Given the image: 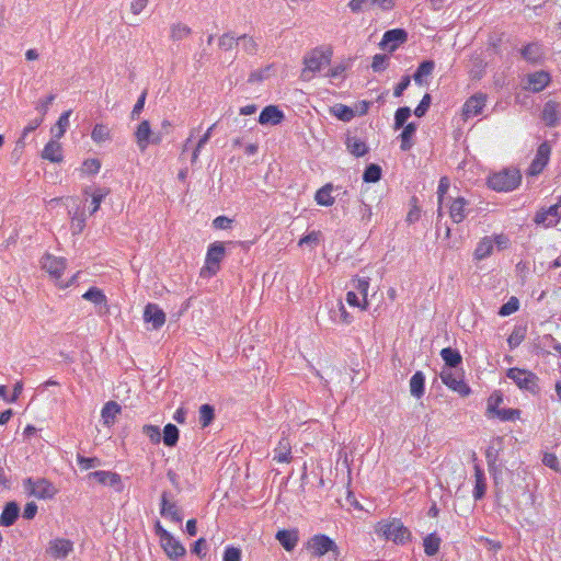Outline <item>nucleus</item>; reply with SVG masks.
<instances>
[{
    "label": "nucleus",
    "instance_id": "obj_37",
    "mask_svg": "<svg viewBox=\"0 0 561 561\" xmlns=\"http://www.w3.org/2000/svg\"><path fill=\"white\" fill-rule=\"evenodd\" d=\"M160 514L162 517L170 518L173 523L179 524L182 522V515L179 507L175 503L167 505L165 495L163 496V500L160 501Z\"/></svg>",
    "mask_w": 561,
    "mask_h": 561
},
{
    "label": "nucleus",
    "instance_id": "obj_64",
    "mask_svg": "<svg viewBox=\"0 0 561 561\" xmlns=\"http://www.w3.org/2000/svg\"><path fill=\"white\" fill-rule=\"evenodd\" d=\"M207 542L204 538L197 539L192 546V553L198 556L199 558H204L206 556Z\"/></svg>",
    "mask_w": 561,
    "mask_h": 561
},
{
    "label": "nucleus",
    "instance_id": "obj_16",
    "mask_svg": "<svg viewBox=\"0 0 561 561\" xmlns=\"http://www.w3.org/2000/svg\"><path fill=\"white\" fill-rule=\"evenodd\" d=\"M469 202L462 196H458L451 199L448 206L449 217L455 224H460L467 218L469 215V209L467 208Z\"/></svg>",
    "mask_w": 561,
    "mask_h": 561
},
{
    "label": "nucleus",
    "instance_id": "obj_32",
    "mask_svg": "<svg viewBox=\"0 0 561 561\" xmlns=\"http://www.w3.org/2000/svg\"><path fill=\"white\" fill-rule=\"evenodd\" d=\"M42 157L50 162H61L64 158L61 145L57 140H49L44 147Z\"/></svg>",
    "mask_w": 561,
    "mask_h": 561
},
{
    "label": "nucleus",
    "instance_id": "obj_4",
    "mask_svg": "<svg viewBox=\"0 0 561 561\" xmlns=\"http://www.w3.org/2000/svg\"><path fill=\"white\" fill-rule=\"evenodd\" d=\"M226 255L225 243L221 241H215L208 245L205 265L201 271L202 276H215L220 270V263Z\"/></svg>",
    "mask_w": 561,
    "mask_h": 561
},
{
    "label": "nucleus",
    "instance_id": "obj_59",
    "mask_svg": "<svg viewBox=\"0 0 561 561\" xmlns=\"http://www.w3.org/2000/svg\"><path fill=\"white\" fill-rule=\"evenodd\" d=\"M142 433L150 439L152 444H159L161 442V432L157 425H144Z\"/></svg>",
    "mask_w": 561,
    "mask_h": 561
},
{
    "label": "nucleus",
    "instance_id": "obj_49",
    "mask_svg": "<svg viewBox=\"0 0 561 561\" xmlns=\"http://www.w3.org/2000/svg\"><path fill=\"white\" fill-rule=\"evenodd\" d=\"M198 413V422L203 428L207 427L215 419V409L208 403L202 404Z\"/></svg>",
    "mask_w": 561,
    "mask_h": 561
},
{
    "label": "nucleus",
    "instance_id": "obj_40",
    "mask_svg": "<svg viewBox=\"0 0 561 561\" xmlns=\"http://www.w3.org/2000/svg\"><path fill=\"white\" fill-rule=\"evenodd\" d=\"M347 150L355 157H364L368 152L367 145L356 137H347L345 141Z\"/></svg>",
    "mask_w": 561,
    "mask_h": 561
},
{
    "label": "nucleus",
    "instance_id": "obj_13",
    "mask_svg": "<svg viewBox=\"0 0 561 561\" xmlns=\"http://www.w3.org/2000/svg\"><path fill=\"white\" fill-rule=\"evenodd\" d=\"M348 8L353 13L368 11L374 7H378L383 11H389L394 7V0H351Z\"/></svg>",
    "mask_w": 561,
    "mask_h": 561
},
{
    "label": "nucleus",
    "instance_id": "obj_33",
    "mask_svg": "<svg viewBox=\"0 0 561 561\" xmlns=\"http://www.w3.org/2000/svg\"><path fill=\"white\" fill-rule=\"evenodd\" d=\"M275 537L286 551H293L299 539L297 530L288 529L278 530Z\"/></svg>",
    "mask_w": 561,
    "mask_h": 561
},
{
    "label": "nucleus",
    "instance_id": "obj_35",
    "mask_svg": "<svg viewBox=\"0 0 561 561\" xmlns=\"http://www.w3.org/2000/svg\"><path fill=\"white\" fill-rule=\"evenodd\" d=\"M410 392L416 399L424 396L425 392V376L422 371H415L410 379Z\"/></svg>",
    "mask_w": 561,
    "mask_h": 561
},
{
    "label": "nucleus",
    "instance_id": "obj_34",
    "mask_svg": "<svg viewBox=\"0 0 561 561\" xmlns=\"http://www.w3.org/2000/svg\"><path fill=\"white\" fill-rule=\"evenodd\" d=\"M273 459L277 462H289L291 460V446L287 437H282L274 449Z\"/></svg>",
    "mask_w": 561,
    "mask_h": 561
},
{
    "label": "nucleus",
    "instance_id": "obj_52",
    "mask_svg": "<svg viewBox=\"0 0 561 561\" xmlns=\"http://www.w3.org/2000/svg\"><path fill=\"white\" fill-rule=\"evenodd\" d=\"M110 194V188L106 187H99L94 190V192L91 194L92 196V209L90 210V214L93 215L96 213L100 208L101 203L103 199Z\"/></svg>",
    "mask_w": 561,
    "mask_h": 561
},
{
    "label": "nucleus",
    "instance_id": "obj_60",
    "mask_svg": "<svg viewBox=\"0 0 561 561\" xmlns=\"http://www.w3.org/2000/svg\"><path fill=\"white\" fill-rule=\"evenodd\" d=\"M431 102H432L431 94L425 93L424 96L422 98L421 102L414 110V115L416 117H423L426 114V112L428 111V108L431 106Z\"/></svg>",
    "mask_w": 561,
    "mask_h": 561
},
{
    "label": "nucleus",
    "instance_id": "obj_43",
    "mask_svg": "<svg viewBox=\"0 0 561 561\" xmlns=\"http://www.w3.org/2000/svg\"><path fill=\"white\" fill-rule=\"evenodd\" d=\"M434 68H435L434 60L428 59V60L422 61L413 75V80L415 81V83L419 85H422L423 77H427V76L432 75Z\"/></svg>",
    "mask_w": 561,
    "mask_h": 561
},
{
    "label": "nucleus",
    "instance_id": "obj_28",
    "mask_svg": "<svg viewBox=\"0 0 561 561\" xmlns=\"http://www.w3.org/2000/svg\"><path fill=\"white\" fill-rule=\"evenodd\" d=\"M474 488L472 496L476 501H480L485 496L486 492V479L483 469L480 465L476 463L474 467Z\"/></svg>",
    "mask_w": 561,
    "mask_h": 561
},
{
    "label": "nucleus",
    "instance_id": "obj_63",
    "mask_svg": "<svg viewBox=\"0 0 561 561\" xmlns=\"http://www.w3.org/2000/svg\"><path fill=\"white\" fill-rule=\"evenodd\" d=\"M55 98V94H49L48 96L41 99L36 104V111H38L42 116H45L48 112L49 105L54 102Z\"/></svg>",
    "mask_w": 561,
    "mask_h": 561
},
{
    "label": "nucleus",
    "instance_id": "obj_6",
    "mask_svg": "<svg viewBox=\"0 0 561 561\" xmlns=\"http://www.w3.org/2000/svg\"><path fill=\"white\" fill-rule=\"evenodd\" d=\"M504 438L497 436L493 438L491 445L485 450V459L488 470L494 480V484L497 485L502 474L501 465H499L500 454L503 450Z\"/></svg>",
    "mask_w": 561,
    "mask_h": 561
},
{
    "label": "nucleus",
    "instance_id": "obj_21",
    "mask_svg": "<svg viewBox=\"0 0 561 561\" xmlns=\"http://www.w3.org/2000/svg\"><path fill=\"white\" fill-rule=\"evenodd\" d=\"M160 543L163 551L171 560H178L179 558L185 556L186 553L185 547L172 535L169 536V538L164 539V541H161Z\"/></svg>",
    "mask_w": 561,
    "mask_h": 561
},
{
    "label": "nucleus",
    "instance_id": "obj_50",
    "mask_svg": "<svg viewBox=\"0 0 561 561\" xmlns=\"http://www.w3.org/2000/svg\"><path fill=\"white\" fill-rule=\"evenodd\" d=\"M330 313L331 319L345 324H350L353 320V317L346 311L345 306L341 301L337 304L336 309H332Z\"/></svg>",
    "mask_w": 561,
    "mask_h": 561
},
{
    "label": "nucleus",
    "instance_id": "obj_24",
    "mask_svg": "<svg viewBox=\"0 0 561 561\" xmlns=\"http://www.w3.org/2000/svg\"><path fill=\"white\" fill-rule=\"evenodd\" d=\"M20 516V506L16 502L10 501L3 506L0 515V526L10 527L14 525Z\"/></svg>",
    "mask_w": 561,
    "mask_h": 561
},
{
    "label": "nucleus",
    "instance_id": "obj_8",
    "mask_svg": "<svg viewBox=\"0 0 561 561\" xmlns=\"http://www.w3.org/2000/svg\"><path fill=\"white\" fill-rule=\"evenodd\" d=\"M439 377L444 385L459 396L467 397L471 393V388L463 380L462 369H442Z\"/></svg>",
    "mask_w": 561,
    "mask_h": 561
},
{
    "label": "nucleus",
    "instance_id": "obj_23",
    "mask_svg": "<svg viewBox=\"0 0 561 561\" xmlns=\"http://www.w3.org/2000/svg\"><path fill=\"white\" fill-rule=\"evenodd\" d=\"M488 413L496 416L503 422L515 421L520 417V410L518 409H500L493 405V398L488 400Z\"/></svg>",
    "mask_w": 561,
    "mask_h": 561
},
{
    "label": "nucleus",
    "instance_id": "obj_5",
    "mask_svg": "<svg viewBox=\"0 0 561 561\" xmlns=\"http://www.w3.org/2000/svg\"><path fill=\"white\" fill-rule=\"evenodd\" d=\"M506 377L512 379L522 390L529 391L534 394L538 393L540 390L538 385L539 378L533 371L513 367L507 369Z\"/></svg>",
    "mask_w": 561,
    "mask_h": 561
},
{
    "label": "nucleus",
    "instance_id": "obj_3",
    "mask_svg": "<svg viewBox=\"0 0 561 561\" xmlns=\"http://www.w3.org/2000/svg\"><path fill=\"white\" fill-rule=\"evenodd\" d=\"M522 181V175L518 170L505 169L501 172L494 173L488 178V185L496 192H510L515 190Z\"/></svg>",
    "mask_w": 561,
    "mask_h": 561
},
{
    "label": "nucleus",
    "instance_id": "obj_18",
    "mask_svg": "<svg viewBox=\"0 0 561 561\" xmlns=\"http://www.w3.org/2000/svg\"><path fill=\"white\" fill-rule=\"evenodd\" d=\"M285 118V114L282 110L278 108L276 105H267L265 106L259 116V123L261 125H278L280 124Z\"/></svg>",
    "mask_w": 561,
    "mask_h": 561
},
{
    "label": "nucleus",
    "instance_id": "obj_61",
    "mask_svg": "<svg viewBox=\"0 0 561 561\" xmlns=\"http://www.w3.org/2000/svg\"><path fill=\"white\" fill-rule=\"evenodd\" d=\"M388 56L383 54H377L373 58L371 69L374 72H381L386 69Z\"/></svg>",
    "mask_w": 561,
    "mask_h": 561
},
{
    "label": "nucleus",
    "instance_id": "obj_31",
    "mask_svg": "<svg viewBox=\"0 0 561 561\" xmlns=\"http://www.w3.org/2000/svg\"><path fill=\"white\" fill-rule=\"evenodd\" d=\"M151 135L152 130L150 127V123L148 121H142L135 131L136 142L141 151H144L150 144Z\"/></svg>",
    "mask_w": 561,
    "mask_h": 561
},
{
    "label": "nucleus",
    "instance_id": "obj_56",
    "mask_svg": "<svg viewBox=\"0 0 561 561\" xmlns=\"http://www.w3.org/2000/svg\"><path fill=\"white\" fill-rule=\"evenodd\" d=\"M91 138L95 142H103L110 139V129L106 125L96 124L92 129Z\"/></svg>",
    "mask_w": 561,
    "mask_h": 561
},
{
    "label": "nucleus",
    "instance_id": "obj_55",
    "mask_svg": "<svg viewBox=\"0 0 561 561\" xmlns=\"http://www.w3.org/2000/svg\"><path fill=\"white\" fill-rule=\"evenodd\" d=\"M411 116V108L408 106L399 107L394 113V129L402 128L409 117Z\"/></svg>",
    "mask_w": 561,
    "mask_h": 561
},
{
    "label": "nucleus",
    "instance_id": "obj_42",
    "mask_svg": "<svg viewBox=\"0 0 561 561\" xmlns=\"http://www.w3.org/2000/svg\"><path fill=\"white\" fill-rule=\"evenodd\" d=\"M493 240L490 237L482 238L474 250V257L479 261L486 259L492 254Z\"/></svg>",
    "mask_w": 561,
    "mask_h": 561
},
{
    "label": "nucleus",
    "instance_id": "obj_10",
    "mask_svg": "<svg viewBox=\"0 0 561 561\" xmlns=\"http://www.w3.org/2000/svg\"><path fill=\"white\" fill-rule=\"evenodd\" d=\"M41 265L51 278L59 279L67 267V260L61 256H55L46 253L41 260Z\"/></svg>",
    "mask_w": 561,
    "mask_h": 561
},
{
    "label": "nucleus",
    "instance_id": "obj_29",
    "mask_svg": "<svg viewBox=\"0 0 561 561\" xmlns=\"http://www.w3.org/2000/svg\"><path fill=\"white\" fill-rule=\"evenodd\" d=\"M528 89L533 92L542 91L550 82V75L543 70L530 73L527 79Z\"/></svg>",
    "mask_w": 561,
    "mask_h": 561
},
{
    "label": "nucleus",
    "instance_id": "obj_62",
    "mask_svg": "<svg viewBox=\"0 0 561 561\" xmlns=\"http://www.w3.org/2000/svg\"><path fill=\"white\" fill-rule=\"evenodd\" d=\"M222 561H241V550L233 546L226 547Z\"/></svg>",
    "mask_w": 561,
    "mask_h": 561
},
{
    "label": "nucleus",
    "instance_id": "obj_41",
    "mask_svg": "<svg viewBox=\"0 0 561 561\" xmlns=\"http://www.w3.org/2000/svg\"><path fill=\"white\" fill-rule=\"evenodd\" d=\"M330 113L345 123L351 122L355 117V112L352 107L340 103L331 106Z\"/></svg>",
    "mask_w": 561,
    "mask_h": 561
},
{
    "label": "nucleus",
    "instance_id": "obj_58",
    "mask_svg": "<svg viewBox=\"0 0 561 561\" xmlns=\"http://www.w3.org/2000/svg\"><path fill=\"white\" fill-rule=\"evenodd\" d=\"M77 462L82 470H89L101 466V459L98 457H84L81 454L77 455Z\"/></svg>",
    "mask_w": 561,
    "mask_h": 561
},
{
    "label": "nucleus",
    "instance_id": "obj_26",
    "mask_svg": "<svg viewBox=\"0 0 561 561\" xmlns=\"http://www.w3.org/2000/svg\"><path fill=\"white\" fill-rule=\"evenodd\" d=\"M82 298L85 300H89L93 302L95 306H101L99 312L100 313H107L108 312V306H107V298L105 294L98 287H90L83 295Z\"/></svg>",
    "mask_w": 561,
    "mask_h": 561
},
{
    "label": "nucleus",
    "instance_id": "obj_30",
    "mask_svg": "<svg viewBox=\"0 0 561 561\" xmlns=\"http://www.w3.org/2000/svg\"><path fill=\"white\" fill-rule=\"evenodd\" d=\"M121 411L122 408L116 401L106 402L101 411L103 424L107 427L112 426Z\"/></svg>",
    "mask_w": 561,
    "mask_h": 561
},
{
    "label": "nucleus",
    "instance_id": "obj_2",
    "mask_svg": "<svg viewBox=\"0 0 561 561\" xmlns=\"http://www.w3.org/2000/svg\"><path fill=\"white\" fill-rule=\"evenodd\" d=\"M333 51L330 47H316L311 49L304 57L305 68L302 70V77L310 79L311 77H307L308 73H316L321 71L324 67L329 66L332 59Z\"/></svg>",
    "mask_w": 561,
    "mask_h": 561
},
{
    "label": "nucleus",
    "instance_id": "obj_27",
    "mask_svg": "<svg viewBox=\"0 0 561 561\" xmlns=\"http://www.w3.org/2000/svg\"><path fill=\"white\" fill-rule=\"evenodd\" d=\"M520 55L530 64H540L543 59L542 46L539 43H529L520 49Z\"/></svg>",
    "mask_w": 561,
    "mask_h": 561
},
{
    "label": "nucleus",
    "instance_id": "obj_22",
    "mask_svg": "<svg viewBox=\"0 0 561 561\" xmlns=\"http://www.w3.org/2000/svg\"><path fill=\"white\" fill-rule=\"evenodd\" d=\"M48 550L54 558L62 559L73 550V542L69 539L57 538L49 542Z\"/></svg>",
    "mask_w": 561,
    "mask_h": 561
},
{
    "label": "nucleus",
    "instance_id": "obj_39",
    "mask_svg": "<svg viewBox=\"0 0 561 561\" xmlns=\"http://www.w3.org/2000/svg\"><path fill=\"white\" fill-rule=\"evenodd\" d=\"M334 186L331 183L325 184L317 191L314 199L321 206H332L334 204V197L331 195Z\"/></svg>",
    "mask_w": 561,
    "mask_h": 561
},
{
    "label": "nucleus",
    "instance_id": "obj_12",
    "mask_svg": "<svg viewBox=\"0 0 561 561\" xmlns=\"http://www.w3.org/2000/svg\"><path fill=\"white\" fill-rule=\"evenodd\" d=\"M561 219V203L551 205L547 209H540L534 217V222L545 227H553Z\"/></svg>",
    "mask_w": 561,
    "mask_h": 561
},
{
    "label": "nucleus",
    "instance_id": "obj_7",
    "mask_svg": "<svg viewBox=\"0 0 561 561\" xmlns=\"http://www.w3.org/2000/svg\"><path fill=\"white\" fill-rule=\"evenodd\" d=\"M23 486L25 492L30 496H34L42 500L53 499L58 492L55 485L44 478H39L36 480L33 478H26L23 481Z\"/></svg>",
    "mask_w": 561,
    "mask_h": 561
},
{
    "label": "nucleus",
    "instance_id": "obj_19",
    "mask_svg": "<svg viewBox=\"0 0 561 561\" xmlns=\"http://www.w3.org/2000/svg\"><path fill=\"white\" fill-rule=\"evenodd\" d=\"M485 101L486 96L482 93L469 98L463 104V116L469 118L481 114L483 107L485 106Z\"/></svg>",
    "mask_w": 561,
    "mask_h": 561
},
{
    "label": "nucleus",
    "instance_id": "obj_11",
    "mask_svg": "<svg viewBox=\"0 0 561 561\" xmlns=\"http://www.w3.org/2000/svg\"><path fill=\"white\" fill-rule=\"evenodd\" d=\"M550 153L551 146L547 141L540 144L528 168L527 174L531 176L540 174L549 161Z\"/></svg>",
    "mask_w": 561,
    "mask_h": 561
},
{
    "label": "nucleus",
    "instance_id": "obj_38",
    "mask_svg": "<svg viewBox=\"0 0 561 561\" xmlns=\"http://www.w3.org/2000/svg\"><path fill=\"white\" fill-rule=\"evenodd\" d=\"M442 539L437 533H431L423 539L424 552L427 557H434L440 549Z\"/></svg>",
    "mask_w": 561,
    "mask_h": 561
},
{
    "label": "nucleus",
    "instance_id": "obj_57",
    "mask_svg": "<svg viewBox=\"0 0 561 561\" xmlns=\"http://www.w3.org/2000/svg\"><path fill=\"white\" fill-rule=\"evenodd\" d=\"M519 308V300L512 296L507 302H505L504 305H502L499 309V314L501 317H506V316H510L514 312H516Z\"/></svg>",
    "mask_w": 561,
    "mask_h": 561
},
{
    "label": "nucleus",
    "instance_id": "obj_51",
    "mask_svg": "<svg viewBox=\"0 0 561 561\" xmlns=\"http://www.w3.org/2000/svg\"><path fill=\"white\" fill-rule=\"evenodd\" d=\"M191 33V27L182 23H176L171 26L170 37L172 41L176 42L187 37Z\"/></svg>",
    "mask_w": 561,
    "mask_h": 561
},
{
    "label": "nucleus",
    "instance_id": "obj_14",
    "mask_svg": "<svg viewBox=\"0 0 561 561\" xmlns=\"http://www.w3.org/2000/svg\"><path fill=\"white\" fill-rule=\"evenodd\" d=\"M88 478L96 480L100 484L110 485L114 488L116 492L124 490L122 477L117 472L99 470L90 472Z\"/></svg>",
    "mask_w": 561,
    "mask_h": 561
},
{
    "label": "nucleus",
    "instance_id": "obj_20",
    "mask_svg": "<svg viewBox=\"0 0 561 561\" xmlns=\"http://www.w3.org/2000/svg\"><path fill=\"white\" fill-rule=\"evenodd\" d=\"M440 356L445 363L443 369H462V356L458 350L453 347H445L440 351Z\"/></svg>",
    "mask_w": 561,
    "mask_h": 561
},
{
    "label": "nucleus",
    "instance_id": "obj_48",
    "mask_svg": "<svg viewBox=\"0 0 561 561\" xmlns=\"http://www.w3.org/2000/svg\"><path fill=\"white\" fill-rule=\"evenodd\" d=\"M381 167L376 163L368 164L363 173V181L366 183H376L381 179Z\"/></svg>",
    "mask_w": 561,
    "mask_h": 561
},
{
    "label": "nucleus",
    "instance_id": "obj_25",
    "mask_svg": "<svg viewBox=\"0 0 561 561\" xmlns=\"http://www.w3.org/2000/svg\"><path fill=\"white\" fill-rule=\"evenodd\" d=\"M559 107L560 104L556 101L549 100L545 103L541 112V119L548 127H554L559 123Z\"/></svg>",
    "mask_w": 561,
    "mask_h": 561
},
{
    "label": "nucleus",
    "instance_id": "obj_9",
    "mask_svg": "<svg viewBox=\"0 0 561 561\" xmlns=\"http://www.w3.org/2000/svg\"><path fill=\"white\" fill-rule=\"evenodd\" d=\"M307 548L311 550L313 557L318 558L330 551L334 552L336 556L339 554V547L334 540L322 534L312 536L308 541Z\"/></svg>",
    "mask_w": 561,
    "mask_h": 561
},
{
    "label": "nucleus",
    "instance_id": "obj_1",
    "mask_svg": "<svg viewBox=\"0 0 561 561\" xmlns=\"http://www.w3.org/2000/svg\"><path fill=\"white\" fill-rule=\"evenodd\" d=\"M376 533L396 545H405L411 541L412 534L400 518L383 519L377 524Z\"/></svg>",
    "mask_w": 561,
    "mask_h": 561
},
{
    "label": "nucleus",
    "instance_id": "obj_36",
    "mask_svg": "<svg viewBox=\"0 0 561 561\" xmlns=\"http://www.w3.org/2000/svg\"><path fill=\"white\" fill-rule=\"evenodd\" d=\"M402 128H403V130L399 136L401 139L400 149L402 151H409L413 146L412 137L414 136V134L417 129V124L414 122H411V123L405 124Z\"/></svg>",
    "mask_w": 561,
    "mask_h": 561
},
{
    "label": "nucleus",
    "instance_id": "obj_44",
    "mask_svg": "<svg viewBox=\"0 0 561 561\" xmlns=\"http://www.w3.org/2000/svg\"><path fill=\"white\" fill-rule=\"evenodd\" d=\"M180 431L179 428L172 424L168 423L163 428V444L168 447H174L176 446L179 442Z\"/></svg>",
    "mask_w": 561,
    "mask_h": 561
},
{
    "label": "nucleus",
    "instance_id": "obj_53",
    "mask_svg": "<svg viewBox=\"0 0 561 561\" xmlns=\"http://www.w3.org/2000/svg\"><path fill=\"white\" fill-rule=\"evenodd\" d=\"M238 44V37H236L231 32L224 33L218 39L219 48L226 51L231 50Z\"/></svg>",
    "mask_w": 561,
    "mask_h": 561
},
{
    "label": "nucleus",
    "instance_id": "obj_17",
    "mask_svg": "<svg viewBox=\"0 0 561 561\" xmlns=\"http://www.w3.org/2000/svg\"><path fill=\"white\" fill-rule=\"evenodd\" d=\"M144 320L151 323L154 330H159L165 323V313L158 305L149 302L144 310Z\"/></svg>",
    "mask_w": 561,
    "mask_h": 561
},
{
    "label": "nucleus",
    "instance_id": "obj_45",
    "mask_svg": "<svg viewBox=\"0 0 561 561\" xmlns=\"http://www.w3.org/2000/svg\"><path fill=\"white\" fill-rule=\"evenodd\" d=\"M70 115H71V110L64 112L59 116L55 127L51 128V134L54 135V137L56 139H59V138H61L65 135V133H66V130H67V128L69 126V117H70Z\"/></svg>",
    "mask_w": 561,
    "mask_h": 561
},
{
    "label": "nucleus",
    "instance_id": "obj_47",
    "mask_svg": "<svg viewBox=\"0 0 561 561\" xmlns=\"http://www.w3.org/2000/svg\"><path fill=\"white\" fill-rule=\"evenodd\" d=\"M527 328L525 325H515L513 332L507 339L510 350L516 348L526 337Z\"/></svg>",
    "mask_w": 561,
    "mask_h": 561
},
{
    "label": "nucleus",
    "instance_id": "obj_15",
    "mask_svg": "<svg viewBox=\"0 0 561 561\" xmlns=\"http://www.w3.org/2000/svg\"><path fill=\"white\" fill-rule=\"evenodd\" d=\"M408 41V32L403 28H392L386 31L380 46L387 48L390 53L394 51L401 44Z\"/></svg>",
    "mask_w": 561,
    "mask_h": 561
},
{
    "label": "nucleus",
    "instance_id": "obj_54",
    "mask_svg": "<svg viewBox=\"0 0 561 561\" xmlns=\"http://www.w3.org/2000/svg\"><path fill=\"white\" fill-rule=\"evenodd\" d=\"M238 39H239V43L242 44V48L247 54L255 55L257 53L259 44L253 37L247 35V34H243V35L239 36Z\"/></svg>",
    "mask_w": 561,
    "mask_h": 561
},
{
    "label": "nucleus",
    "instance_id": "obj_46",
    "mask_svg": "<svg viewBox=\"0 0 561 561\" xmlns=\"http://www.w3.org/2000/svg\"><path fill=\"white\" fill-rule=\"evenodd\" d=\"M354 288L363 296V306L362 309L366 310L368 307L367 294L369 288V278L368 277H355L352 279Z\"/></svg>",
    "mask_w": 561,
    "mask_h": 561
}]
</instances>
